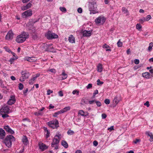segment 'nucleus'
Instances as JSON below:
<instances>
[{
    "label": "nucleus",
    "instance_id": "nucleus-56",
    "mask_svg": "<svg viewBox=\"0 0 153 153\" xmlns=\"http://www.w3.org/2000/svg\"><path fill=\"white\" fill-rule=\"evenodd\" d=\"M114 129V126H112L108 128V130L110 131H111Z\"/></svg>",
    "mask_w": 153,
    "mask_h": 153
},
{
    "label": "nucleus",
    "instance_id": "nucleus-52",
    "mask_svg": "<svg viewBox=\"0 0 153 153\" xmlns=\"http://www.w3.org/2000/svg\"><path fill=\"white\" fill-rule=\"evenodd\" d=\"M92 87V84H89L86 86V88L87 89H89L91 88Z\"/></svg>",
    "mask_w": 153,
    "mask_h": 153
},
{
    "label": "nucleus",
    "instance_id": "nucleus-42",
    "mask_svg": "<svg viewBox=\"0 0 153 153\" xmlns=\"http://www.w3.org/2000/svg\"><path fill=\"white\" fill-rule=\"evenodd\" d=\"M102 47L103 48H110V47L108 45H107L106 44H104V45H103Z\"/></svg>",
    "mask_w": 153,
    "mask_h": 153
},
{
    "label": "nucleus",
    "instance_id": "nucleus-16",
    "mask_svg": "<svg viewBox=\"0 0 153 153\" xmlns=\"http://www.w3.org/2000/svg\"><path fill=\"white\" fill-rule=\"evenodd\" d=\"M39 148L42 151L47 149L48 146H47L45 144L42 143H39Z\"/></svg>",
    "mask_w": 153,
    "mask_h": 153
},
{
    "label": "nucleus",
    "instance_id": "nucleus-44",
    "mask_svg": "<svg viewBox=\"0 0 153 153\" xmlns=\"http://www.w3.org/2000/svg\"><path fill=\"white\" fill-rule=\"evenodd\" d=\"M104 102L106 104H107V105L109 104L110 102V100L108 99H106L104 100Z\"/></svg>",
    "mask_w": 153,
    "mask_h": 153
},
{
    "label": "nucleus",
    "instance_id": "nucleus-55",
    "mask_svg": "<svg viewBox=\"0 0 153 153\" xmlns=\"http://www.w3.org/2000/svg\"><path fill=\"white\" fill-rule=\"evenodd\" d=\"M144 105H146L147 106V107H149V105H150V104H149V102L148 101H146V103H145L144 104Z\"/></svg>",
    "mask_w": 153,
    "mask_h": 153
},
{
    "label": "nucleus",
    "instance_id": "nucleus-34",
    "mask_svg": "<svg viewBox=\"0 0 153 153\" xmlns=\"http://www.w3.org/2000/svg\"><path fill=\"white\" fill-rule=\"evenodd\" d=\"M81 104L82 105H85L87 104L86 102V100L85 99V98H83L81 100Z\"/></svg>",
    "mask_w": 153,
    "mask_h": 153
},
{
    "label": "nucleus",
    "instance_id": "nucleus-50",
    "mask_svg": "<svg viewBox=\"0 0 153 153\" xmlns=\"http://www.w3.org/2000/svg\"><path fill=\"white\" fill-rule=\"evenodd\" d=\"M32 5V4L31 3L29 2L27 4L26 7H27L28 9H29L31 7Z\"/></svg>",
    "mask_w": 153,
    "mask_h": 153
},
{
    "label": "nucleus",
    "instance_id": "nucleus-37",
    "mask_svg": "<svg viewBox=\"0 0 153 153\" xmlns=\"http://www.w3.org/2000/svg\"><path fill=\"white\" fill-rule=\"evenodd\" d=\"M97 85H100L102 84L104 82H103L100 81L99 79H98L97 81Z\"/></svg>",
    "mask_w": 153,
    "mask_h": 153
},
{
    "label": "nucleus",
    "instance_id": "nucleus-7",
    "mask_svg": "<svg viewBox=\"0 0 153 153\" xmlns=\"http://www.w3.org/2000/svg\"><path fill=\"white\" fill-rule=\"evenodd\" d=\"M52 44H47L45 43L43 44V46L45 48V51L49 52H53V48L52 46Z\"/></svg>",
    "mask_w": 153,
    "mask_h": 153
},
{
    "label": "nucleus",
    "instance_id": "nucleus-59",
    "mask_svg": "<svg viewBox=\"0 0 153 153\" xmlns=\"http://www.w3.org/2000/svg\"><path fill=\"white\" fill-rule=\"evenodd\" d=\"M70 108L69 106L66 107H65V108H64V109H65V112H66V111H67L68 110H70Z\"/></svg>",
    "mask_w": 153,
    "mask_h": 153
},
{
    "label": "nucleus",
    "instance_id": "nucleus-6",
    "mask_svg": "<svg viewBox=\"0 0 153 153\" xmlns=\"http://www.w3.org/2000/svg\"><path fill=\"white\" fill-rule=\"evenodd\" d=\"M45 36L48 39L57 38L58 37L57 35L50 31H48L47 33H46Z\"/></svg>",
    "mask_w": 153,
    "mask_h": 153
},
{
    "label": "nucleus",
    "instance_id": "nucleus-39",
    "mask_svg": "<svg viewBox=\"0 0 153 153\" xmlns=\"http://www.w3.org/2000/svg\"><path fill=\"white\" fill-rule=\"evenodd\" d=\"M139 21L141 23H142L146 21L145 19V17L142 18L141 19L139 20Z\"/></svg>",
    "mask_w": 153,
    "mask_h": 153
},
{
    "label": "nucleus",
    "instance_id": "nucleus-19",
    "mask_svg": "<svg viewBox=\"0 0 153 153\" xmlns=\"http://www.w3.org/2000/svg\"><path fill=\"white\" fill-rule=\"evenodd\" d=\"M25 60H27L30 62H35L36 60V59L34 57H27L26 58Z\"/></svg>",
    "mask_w": 153,
    "mask_h": 153
},
{
    "label": "nucleus",
    "instance_id": "nucleus-49",
    "mask_svg": "<svg viewBox=\"0 0 153 153\" xmlns=\"http://www.w3.org/2000/svg\"><path fill=\"white\" fill-rule=\"evenodd\" d=\"M49 71L51 72L52 73H53L54 74H55L56 72V70L52 68L51 69L49 70Z\"/></svg>",
    "mask_w": 153,
    "mask_h": 153
},
{
    "label": "nucleus",
    "instance_id": "nucleus-40",
    "mask_svg": "<svg viewBox=\"0 0 153 153\" xmlns=\"http://www.w3.org/2000/svg\"><path fill=\"white\" fill-rule=\"evenodd\" d=\"M96 100H90L89 101V103L90 104H94V103L96 102Z\"/></svg>",
    "mask_w": 153,
    "mask_h": 153
},
{
    "label": "nucleus",
    "instance_id": "nucleus-64",
    "mask_svg": "<svg viewBox=\"0 0 153 153\" xmlns=\"http://www.w3.org/2000/svg\"><path fill=\"white\" fill-rule=\"evenodd\" d=\"M4 48L6 49V50L7 52L10 53L11 52V51H10V50L9 48H8L7 47H5Z\"/></svg>",
    "mask_w": 153,
    "mask_h": 153
},
{
    "label": "nucleus",
    "instance_id": "nucleus-53",
    "mask_svg": "<svg viewBox=\"0 0 153 153\" xmlns=\"http://www.w3.org/2000/svg\"><path fill=\"white\" fill-rule=\"evenodd\" d=\"M134 62L136 64H138L139 63V60L138 59H136L134 60Z\"/></svg>",
    "mask_w": 153,
    "mask_h": 153
},
{
    "label": "nucleus",
    "instance_id": "nucleus-10",
    "mask_svg": "<svg viewBox=\"0 0 153 153\" xmlns=\"http://www.w3.org/2000/svg\"><path fill=\"white\" fill-rule=\"evenodd\" d=\"M10 112L9 107L7 105H4L0 110V113L9 114Z\"/></svg>",
    "mask_w": 153,
    "mask_h": 153
},
{
    "label": "nucleus",
    "instance_id": "nucleus-1",
    "mask_svg": "<svg viewBox=\"0 0 153 153\" xmlns=\"http://www.w3.org/2000/svg\"><path fill=\"white\" fill-rule=\"evenodd\" d=\"M29 37L28 33L25 31L23 32L21 34L18 35L16 39V41L18 43H22L25 42Z\"/></svg>",
    "mask_w": 153,
    "mask_h": 153
},
{
    "label": "nucleus",
    "instance_id": "nucleus-38",
    "mask_svg": "<svg viewBox=\"0 0 153 153\" xmlns=\"http://www.w3.org/2000/svg\"><path fill=\"white\" fill-rule=\"evenodd\" d=\"M152 18L151 16L150 15H148L145 18V19L146 21H148L149 19Z\"/></svg>",
    "mask_w": 153,
    "mask_h": 153
},
{
    "label": "nucleus",
    "instance_id": "nucleus-28",
    "mask_svg": "<svg viewBox=\"0 0 153 153\" xmlns=\"http://www.w3.org/2000/svg\"><path fill=\"white\" fill-rule=\"evenodd\" d=\"M78 114L82 116H86V115L85 114V112L82 110H80L78 112Z\"/></svg>",
    "mask_w": 153,
    "mask_h": 153
},
{
    "label": "nucleus",
    "instance_id": "nucleus-45",
    "mask_svg": "<svg viewBox=\"0 0 153 153\" xmlns=\"http://www.w3.org/2000/svg\"><path fill=\"white\" fill-rule=\"evenodd\" d=\"M59 111H57L54 113V114L53 115V117H56L57 115L60 114Z\"/></svg>",
    "mask_w": 153,
    "mask_h": 153
},
{
    "label": "nucleus",
    "instance_id": "nucleus-43",
    "mask_svg": "<svg viewBox=\"0 0 153 153\" xmlns=\"http://www.w3.org/2000/svg\"><path fill=\"white\" fill-rule=\"evenodd\" d=\"M95 103L98 107H100L101 105V103L99 101H97L96 100Z\"/></svg>",
    "mask_w": 153,
    "mask_h": 153
},
{
    "label": "nucleus",
    "instance_id": "nucleus-29",
    "mask_svg": "<svg viewBox=\"0 0 153 153\" xmlns=\"http://www.w3.org/2000/svg\"><path fill=\"white\" fill-rule=\"evenodd\" d=\"M153 47V42H151L149 44V46L148 47V51H151L152 49V47Z\"/></svg>",
    "mask_w": 153,
    "mask_h": 153
},
{
    "label": "nucleus",
    "instance_id": "nucleus-35",
    "mask_svg": "<svg viewBox=\"0 0 153 153\" xmlns=\"http://www.w3.org/2000/svg\"><path fill=\"white\" fill-rule=\"evenodd\" d=\"M60 10L62 12H65L66 11V9L65 7H59Z\"/></svg>",
    "mask_w": 153,
    "mask_h": 153
},
{
    "label": "nucleus",
    "instance_id": "nucleus-23",
    "mask_svg": "<svg viewBox=\"0 0 153 153\" xmlns=\"http://www.w3.org/2000/svg\"><path fill=\"white\" fill-rule=\"evenodd\" d=\"M61 75L63 76L62 78V79H61L62 80L66 79L68 76L67 74L65 73V71L64 70L63 71Z\"/></svg>",
    "mask_w": 153,
    "mask_h": 153
},
{
    "label": "nucleus",
    "instance_id": "nucleus-2",
    "mask_svg": "<svg viewBox=\"0 0 153 153\" xmlns=\"http://www.w3.org/2000/svg\"><path fill=\"white\" fill-rule=\"evenodd\" d=\"M97 6L95 0L90 1L89 2L88 8L90 11V14H94L97 12Z\"/></svg>",
    "mask_w": 153,
    "mask_h": 153
},
{
    "label": "nucleus",
    "instance_id": "nucleus-61",
    "mask_svg": "<svg viewBox=\"0 0 153 153\" xmlns=\"http://www.w3.org/2000/svg\"><path fill=\"white\" fill-rule=\"evenodd\" d=\"M34 81H33V79L32 78L29 80V83L30 84H33V83Z\"/></svg>",
    "mask_w": 153,
    "mask_h": 153
},
{
    "label": "nucleus",
    "instance_id": "nucleus-12",
    "mask_svg": "<svg viewBox=\"0 0 153 153\" xmlns=\"http://www.w3.org/2000/svg\"><path fill=\"white\" fill-rule=\"evenodd\" d=\"M14 34L12 30L9 31L7 33L5 36V39L6 40H9L12 39L13 38Z\"/></svg>",
    "mask_w": 153,
    "mask_h": 153
},
{
    "label": "nucleus",
    "instance_id": "nucleus-48",
    "mask_svg": "<svg viewBox=\"0 0 153 153\" xmlns=\"http://www.w3.org/2000/svg\"><path fill=\"white\" fill-rule=\"evenodd\" d=\"M9 99L10 100H15L16 101V99L15 98V96L14 95H12L10 96V98Z\"/></svg>",
    "mask_w": 153,
    "mask_h": 153
},
{
    "label": "nucleus",
    "instance_id": "nucleus-33",
    "mask_svg": "<svg viewBox=\"0 0 153 153\" xmlns=\"http://www.w3.org/2000/svg\"><path fill=\"white\" fill-rule=\"evenodd\" d=\"M142 28V26L140 24H137L136 25V28L137 29L140 30Z\"/></svg>",
    "mask_w": 153,
    "mask_h": 153
},
{
    "label": "nucleus",
    "instance_id": "nucleus-57",
    "mask_svg": "<svg viewBox=\"0 0 153 153\" xmlns=\"http://www.w3.org/2000/svg\"><path fill=\"white\" fill-rule=\"evenodd\" d=\"M106 117H107V115L105 114H104V113L102 114V119H105Z\"/></svg>",
    "mask_w": 153,
    "mask_h": 153
},
{
    "label": "nucleus",
    "instance_id": "nucleus-30",
    "mask_svg": "<svg viewBox=\"0 0 153 153\" xmlns=\"http://www.w3.org/2000/svg\"><path fill=\"white\" fill-rule=\"evenodd\" d=\"M74 131L70 129L67 132V134L69 135H72L74 134Z\"/></svg>",
    "mask_w": 153,
    "mask_h": 153
},
{
    "label": "nucleus",
    "instance_id": "nucleus-11",
    "mask_svg": "<svg viewBox=\"0 0 153 153\" xmlns=\"http://www.w3.org/2000/svg\"><path fill=\"white\" fill-rule=\"evenodd\" d=\"M32 10L30 9H29L23 13L22 15L24 18H26L31 16L32 15Z\"/></svg>",
    "mask_w": 153,
    "mask_h": 153
},
{
    "label": "nucleus",
    "instance_id": "nucleus-13",
    "mask_svg": "<svg viewBox=\"0 0 153 153\" xmlns=\"http://www.w3.org/2000/svg\"><path fill=\"white\" fill-rule=\"evenodd\" d=\"M4 128L8 133L13 134L14 133V131L12 129L8 126H5L4 127Z\"/></svg>",
    "mask_w": 153,
    "mask_h": 153
},
{
    "label": "nucleus",
    "instance_id": "nucleus-32",
    "mask_svg": "<svg viewBox=\"0 0 153 153\" xmlns=\"http://www.w3.org/2000/svg\"><path fill=\"white\" fill-rule=\"evenodd\" d=\"M120 39H119L117 42V45L118 47H121L123 45V43L120 42Z\"/></svg>",
    "mask_w": 153,
    "mask_h": 153
},
{
    "label": "nucleus",
    "instance_id": "nucleus-47",
    "mask_svg": "<svg viewBox=\"0 0 153 153\" xmlns=\"http://www.w3.org/2000/svg\"><path fill=\"white\" fill-rule=\"evenodd\" d=\"M21 9L23 10H26L27 9H28L27 7H26V5L23 6H22L21 7Z\"/></svg>",
    "mask_w": 153,
    "mask_h": 153
},
{
    "label": "nucleus",
    "instance_id": "nucleus-5",
    "mask_svg": "<svg viewBox=\"0 0 153 153\" xmlns=\"http://www.w3.org/2000/svg\"><path fill=\"white\" fill-rule=\"evenodd\" d=\"M47 124L50 127L53 129H57L59 126V122L56 119L53 120L51 121L47 122Z\"/></svg>",
    "mask_w": 153,
    "mask_h": 153
},
{
    "label": "nucleus",
    "instance_id": "nucleus-31",
    "mask_svg": "<svg viewBox=\"0 0 153 153\" xmlns=\"http://www.w3.org/2000/svg\"><path fill=\"white\" fill-rule=\"evenodd\" d=\"M7 114H3V113H0V114L2 115V117L4 119L7 117H9V115Z\"/></svg>",
    "mask_w": 153,
    "mask_h": 153
},
{
    "label": "nucleus",
    "instance_id": "nucleus-3",
    "mask_svg": "<svg viewBox=\"0 0 153 153\" xmlns=\"http://www.w3.org/2000/svg\"><path fill=\"white\" fill-rule=\"evenodd\" d=\"M15 138L12 135H8L5 138L4 143L5 145L8 148L11 146L12 143L15 141Z\"/></svg>",
    "mask_w": 153,
    "mask_h": 153
},
{
    "label": "nucleus",
    "instance_id": "nucleus-36",
    "mask_svg": "<svg viewBox=\"0 0 153 153\" xmlns=\"http://www.w3.org/2000/svg\"><path fill=\"white\" fill-rule=\"evenodd\" d=\"M24 87V86L23 84L21 83H19V89L20 90H22L23 89Z\"/></svg>",
    "mask_w": 153,
    "mask_h": 153
},
{
    "label": "nucleus",
    "instance_id": "nucleus-62",
    "mask_svg": "<svg viewBox=\"0 0 153 153\" xmlns=\"http://www.w3.org/2000/svg\"><path fill=\"white\" fill-rule=\"evenodd\" d=\"M46 133V138H48L50 136V132L49 131H48V132Z\"/></svg>",
    "mask_w": 153,
    "mask_h": 153
},
{
    "label": "nucleus",
    "instance_id": "nucleus-27",
    "mask_svg": "<svg viewBox=\"0 0 153 153\" xmlns=\"http://www.w3.org/2000/svg\"><path fill=\"white\" fill-rule=\"evenodd\" d=\"M22 142L25 144H27L28 142V140L26 136L24 137L22 139Z\"/></svg>",
    "mask_w": 153,
    "mask_h": 153
},
{
    "label": "nucleus",
    "instance_id": "nucleus-63",
    "mask_svg": "<svg viewBox=\"0 0 153 153\" xmlns=\"http://www.w3.org/2000/svg\"><path fill=\"white\" fill-rule=\"evenodd\" d=\"M41 111H39L38 112V116H42V115L43 113V112H41Z\"/></svg>",
    "mask_w": 153,
    "mask_h": 153
},
{
    "label": "nucleus",
    "instance_id": "nucleus-25",
    "mask_svg": "<svg viewBox=\"0 0 153 153\" xmlns=\"http://www.w3.org/2000/svg\"><path fill=\"white\" fill-rule=\"evenodd\" d=\"M15 100H10V99H9L7 102V103L8 105H11L14 104L15 103Z\"/></svg>",
    "mask_w": 153,
    "mask_h": 153
},
{
    "label": "nucleus",
    "instance_id": "nucleus-21",
    "mask_svg": "<svg viewBox=\"0 0 153 153\" xmlns=\"http://www.w3.org/2000/svg\"><path fill=\"white\" fill-rule=\"evenodd\" d=\"M61 144L65 148H67L68 147V143L65 140H62V141Z\"/></svg>",
    "mask_w": 153,
    "mask_h": 153
},
{
    "label": "nucleus",
    "instance_id": "nucleus-18",
    "mask_svg": "<svg viewBox=\"0 0 153 153\" xmlns=\"http://www.w3.org/2000/svg\"><path fill=\"white\" fill-rule=\"evenodd\" d=\"M146 134L150 137L149 141L152 142L153 141V134L149 131H146L145 133Z\"/></svg>",
    "mask_w": 153,
    "mask_h": 153
},
{
    "label": "nucleus",
    "instance_id": "nucleus-22",
    "mask_svg": "<svg viewBox=\"0 0 153 153\" xmlns=\"http://www.w3.org/2000/svg\"><path fill=\"white\" fill-rule=\"evenodd\" d=\"M150 74L147 72H146L142 74V76L147 79L149 78Z\"/></svg>",
    "mask_w": 153,
    "mask_h": 153
},
{
    "label": "nucleus",
    "instance_id": "nucleus-24",
    "mask_svg": "<svg viewBox=\"0 0 153 153\" xmlns=\"http://www.w3.org/2000/svg\"><path fill=\"white\" fill-rule=\"evenodd\" d=\"M97 71L99 72H101L102 69V65L101 64H99L97 66Z\"/></svg>",
    "mask_w": 153,
    "mask_h": 153
},
{
    "label": "nucleus",
    "instance_id": "nucleus-20",
    "mask_svg": "<svg viewBox=\"0 0 153 153\" xmlns=\"http://www.w3.org/2000/svg\"><path fill=\"white\" fill-rule=\"evenodd\" d=\"M68 39L69 42L71 43H73L75 42V38L72 35H71L69 37Z\"/></svg>",
    "mask_w": 153,
    "mask_h": 153
},
{
    "label": "nucleus",
    "instance_id": "nucleus-17",
    "mask_svg": "<svg viewBox=\"0 0 153 153\" xmlns=\"http://www.w3.org/2000/svg\"><path fill=\"white\" fill-rule=\"evenodd\" d=\"M5 135L4 130L2 128H0V139H3Z\"/></svg>",
    "mask_w": 153,
    "mask_h": 153
},
{
    "label": "nucleus",
    "instance_id": "nucleus-41",
    "mask_svg": "<svg viewBox=\"0 0 153 153\" xmlns=\"http://www.w3.org/2000/svg\"><path fill=\"white\" fill-rule=\"evenodd\" d=\"M79 91H78L75 90H74L72 92V94H76L77 95H78L79 94Z\"/></svg>",
    "mask_w": 153,
    "mask_h": 153
},
{
    "label": "nucleus",
    "instance_id": "nucleus-4",
    "mask_svg": "<svg viewBox=\"0 0 153 153\" xmlns=\"http://www.w3.org/2000/svg\"><path fill=\"white\" fill-rule=\"evenodd\" d=\"M60 139L59 136L56 135L53 139V142L51 144V146L52 147H54L55 150H57L58 149V143Z\"/></svg>",
    "mask_w": 153,
    "mask_h": 153
},
{
    "label": "nucleus",
    "instance_id": "nucleus-51",
    "mask_svg": "<svg viewBox=\"0 0 153 153\" xmlns=\"http://www.w3.org/2000/svg\"><path fill=\"white\" fill-rule=\"evenodd\" d=\"M53 92V91L51 90L50 89H48L47 91V94L48 95H50Z\"/></svg>",
    "mask_w": 153,
    "mask_h": 153
},
{
    "label": "nucleus",
    "instance_id": "nucleus-26",
    "mask_svg": "<svg viewBox=\"0 0 153 153\" xmlns=\"http://www.w3.org/2000/svg\"><path fill=\"white\" fill-rule=\"evenodd\" d=\"M122 11L124 13L126 14L127 15H128V11L125 7H122Z\"/></svg>",
    "mask_w": 153,
    "mask_h": 153
},
{
    "label": "nucleus",
    "instance_id": "nucleus-46",
    "mask_svg": "<svg viewBox=\"0 0 153 153\" xmlns=\"http://www.w3.org/2000/svg\"><path fill=\"white\" fill-rule=\"evenodd\" d=\"M98 93V91L97 90H96L94 91L93 94V97H94L95 95Z\"/></svg>",
    "mask_w": 153,
    "mask_h": 153
},
{
    "label": "nucleus",
    "instance_id": "nucleus-9",
    "mask_svg": "<svg viewBox=\"0 0 153 153\" xmlns=\"http://www.w3.org/2000/svg\"><path fill=\"white\" fill-rule=\"evenodd\" d=\"M21 74L22 76L19 79L21 81H24V79L28 78L30 75L29 73L26 71H22Z\"/></svg>",
    "mask_w": 153,
    "mask_h": 153
},
{
    "label": "nucleus",
    "instance_id": "nucleus-60",
    "mask_svg": "<svg viewBox=\"0 0 153 153\" xmlns=\"http://www.w3.org/2000/svg\"><path fill=\"white\" fill-rule=\"evenodd\" d=\"M77 11L79 13H81L82 12V9L81 8H79L77 9Z\"/></svg>",
    "mask_w": 153,
    "mask_h": 153
},
{
    "label": "nucleus",
    "instance_id": "nucleus-15",
    "mask_svg": "<svg viewBox=\"0 0 153 153\" xmlns=\"http://www.w3.org/2000/svg\"><path fill=\"white\" fill-rule=\"evenodd\" d=\"M92 31V30H85L82 32L83 35L85 37H89L91 35Z\"/></svg>",
    "mask_w": 153,
    "mask_h": 153
},
{
    "label": "nucleus",
    "instance_id": "nucleus-54",
    "mask_svg": "<svg viewBox=\"0 0 153 153\" xmlns=\"http://www.w3.org/2000/svg\"><path fill=\"white\" fill-rule=\"evenodd\" d=\"M58 94L60 97H62L63 96V92L62 91H59L58 92Z\"/></svg>",
    "mask_w": 153,
    "mask_h": 153
},
{
    "label": "nucleus",
    "instance_id": "nucleus-14",
    "mask_svg": "<svg viewBox=\"0 0 153 153\" xmlns=\"http://www.w3.org/2000/svg\"><path fill=\"white\" fill-rule=\"evenodd\" d=\"M120 100L121 99L119 96H116L113 100V106L115 107L116 105L118 103Z\"/></svg>",
    "mask_w": 153,
    "mask_h": 153
},
{
    "label": "nucleus",
    "instance_id": "nucleus-8",
    "mask_svg": "<svg viewBox=\"0 0 153 153\" xmlns=\"http://www.w3.org/2000/svg\"><path fill=\"white\" fill-rule=\"evenodd\" d=\"M106 19L105 18L102 16H100L96 18L95 21L96 24H100V25H103L105 22Z\"/></svg>",
    "mask_w": 153,
    "mask_h": 153
},
{
    "label": "nucleus",
    "instance_id": "nucleus-58",
    "mask_svg": "<svg viewBox=\"0 0 153 153\" xmlns=\"http://www.w3.org/2000/svg\"><path fill=\"white\" fill-rule=\"evenodd\" d=\"M93 143L94 145L95 146H97L98 144V143L96 140L94 141Z\"/></svg>",
    "mask_w": 153,
    "mask_h": 153
}]
</instances>
